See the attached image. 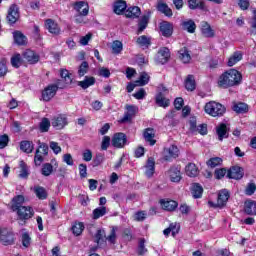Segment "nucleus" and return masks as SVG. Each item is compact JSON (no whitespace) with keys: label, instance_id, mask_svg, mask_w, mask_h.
Instances as JSON below:
<instances>
[{"label":"nucleus","instance_id":"obj_1","mask_svg":"<svg viewBox=\"0 0 256 256\" xmlns=\"http://www.w3.org/2000/svg\"><path fill=\"white\" fill-rule=\"evenodd\" d=\"M243 76L236 69H230L224 72L218 79V86L222 89H229V87H235L241 85Z\"/></svg>","mask_w":256,"mask_h":256},{"label":"nucleus","instance_id":"obj_2","mask_svg":"<svg viewBox=\"0 0 256 256\" xmlns=\"http://www.w3.org/2000/svg\"><path fill=\"white\" fill-rule=\"evenodd\" d=\"M204 111L211 117H222V115L225 114L226 109L221 103L210 101L205 104Z\"/></svg>","mask_w":256,"mask_h":256},{"label":"nucleus","instance_id":"obj_3","mask_svg":"<svg viewBox=\"0 0 256 256\" xmlns=\"http://www.w3.org/2000/svg\"><path fill=\"white\" fill-rule=\"evenodd\" d=\"M38 149H36V153L34 156V163L35 165L39 166L43 161H45L44 157H47L49 155V145L38 141ZM44 156V157H43Z\"/></svg>","mask_w":256,"mask_h":256},{"label":"nucleus","instance_id":"obj_4","mask_svg":"<svg viewBox=\"0 0 256 256\" xmlns=\"http://www.w3.org/2000/svg\"><path fill=\"white\" fill-rule=\"evenodd\" d=\"M18 220L21 221L20 225H25L26 221H29L33 215H35V211L31 206H23L19 208L17 211Z\"/></svg>","mask_w":256,"mask_h":256},{"label":"nucleus","instance_id":"obj_5","mask_svg":"<svg viewBox=\"0 0 256 256\" xmlns=\"http://www.w3.org/2000/svg\"><path fill=\"white\" fill-rule=\"evenodd\" d=\"M126 112L124 113V116L119 120V123H131L132 119L135 115H137V112L139 111V108L135 105H126L125 106Z\"/></svg>","mask_w":256,"mask_h":256},{"label":"nucleus","instance_id":"obj_6","mask_svg":"<svg viewBox=\"0 0 256 256\" xmlns=\"http://www.w3.org/2000/svg\"><path fill=\"white\" fill-rule=\"evenodd\" d=\"M227 201H229V191L224 189L219 192L216 204L211 201H209L208 204L210 207H225Z\"/></svg>","mask_w":256,"mask_h":256},{"label":"nucleus","instance_id":"obj_7","mask_svg":"<svg viewBox=\"0 0 256 256\" xmlns=\"http://www.w3.org/2000/svg\"><path fill=\"white\" fill-rule=\"evenodd\" d=\"M17 21H19V6L13 4L8 10L7 22L9 25H15Z\"/></svg>","mask_w":256,"mask_h":256},{"label":"nucleus","instance_id":"obj_8","mask_svg":"<svg viewBox=\"0 0 256 256\" xmlns=\"http://www.w3.org/2000/svg\"><path fill=\"white\" fill-rule=\"evenodd\" d=\"M55 95H57V87L50 84L42 91L41 101L49 102Z\"/></svg>","mask_w":256,"mask_h":256},{"label":"nucleus","instance_id":"obj_9","mask_svg":"<svg viewBox=\"0 0 256 256\" xmlns=\"http://www.w3.org/2000/svg\"><path fill=\"white\" fill-rule=\"evenodd\" d=\"M112 145L116 147V149H122L127 145V136L124 133H116L112 138Z\"/></svg>","mask_w":256,"mask_h":256},{"label":"nucleus","instance_id":"obj_10","mask_svg":"<svg viewBox=\"0 0 256 256\" xmlns=\"http://www.w3.org/2000/svg\"><path fill=\"white\" fill-rule=\"evenodd\" d=\"M0 241L3 245H13L15 243V235L4 228L2 229V234H0Z\"/></svg>","mask_w":256,"mask_h":256},{"label":"nucleus","instance_id":"obj_11","mask_svg":"<svg viewBox=\"0 0 256 256\" xmlns=\"http://www.w3.org/2000/svg\"><path fill=\"white\" fill-rule=\"evenodd\" d=\"M169 57H171L169 48L167 47L160 48L156 55V62L160 63V65H165V63L169 61Z\"/></svg>","mask_w":256,"mask_h":256},{"label":"nucleus","instance_id":"obj_12","mask_svg":"<svg viewBox=\"0 0 256 256\" xmlns=\"http://www.w3.org/2000/svg\"><path fill=\"white\" fill-rule=\"evenodd\" d=\"M179 157V148L175 145L164 149V160L171 161V159H177Z\"/></svg>","mask_w":256,"mask_h":256},{"label":"nucleus","instance_id":"obj_13","mask_svg":"<svg viewBox=\"0 0 256 256\" xmlns=\"http://www.w3.org/2000/svg\"><path fill=\"white\" fill-rule=\"evenodd\" d=\"M168 175H169L170 181H172V183H179L182 179L181 167H179V166L171 167L168 171Z\"/></svg>","mask_w":256,"mask_h":256},{"label":"nucleus","instance_id":"obj_14","mask_svg":"<svg viewBox=\"0 0 256 256\" xmlns=\"http://www.w3.org/2000/svg\"><path fill=\"white\" fill-rule=\"evenodd\" d=\"M51 125L55 129H63L67 125V116L58 115L51 120Z\"/></svg>","mask_w":256,"mask_h":256},{"label":"nucleus","instance_id":"obj_15","mask_svg":"<svg viewBox=\"0 0 256 256\" xmlns=\"http://www.w3.org/2000/svg\"><path fill=\"white\" fill-rule=\"evenodd\" d=\"M228 179H243V168L239 166H233L227 172Z\"/></svg>","mask_w":256,"mask_h":256},{"label":"nucleus","instance_id":"obj_16","mask_svg":"<svg viewBox=\"0 0 256 256\" xmlns=\"http://www.w3.org/2000/svg\"><path fill=\"white\" fill-rule=\"evenodd\" d=\"M45 27L52 35H59L61 33V28H59V24L55 22L53 19H47L45 21Z\"/></svg>","mask_w":256,"mask_h":256},{"label":"nucleus","instance_id":"obj_17","mask_svg":"<svg viewBox=\"0 0 256 256\" xmlns=\"http://www.w3.org/2000/svg\"><path fill=\"white\" fill-rule=\"evenodd\" d=\"M23 57L25 59V61H27L28 63H30V65H35V63H39V55L37 53H35V51L33 50H26L23 53Z\"/></svg>","mask_w":256,"mask_h":256},{"label":"nucleus","instance_id":"obj_18","mask_svg":"<svg viewBox=\"0 0 256 256\" xmlns=\"http://www.w3.org/2000/svg\"><path fill=\"white\" fill-rule=\"evenodd\" d=\"M74 9L83 17L89 15V4H87L85 1L76 2Z\"/></svg>","mask_w":256,"mask_h":256},{"label":"nucleus","instance_id":"obj_19","mask_svg":"<svg viewBox=\"0 0 256 256\" xmlns=\"http://www.w3.org/2000/svg\"><path fill=\"white\" fill-rule=\"evenodd\" d=\"M143 137L145 139L146 143H149V145L153 146L157 143V140H155V130L153 128H147L144 130Z\"/></svg>","mask_w":256,"mask_h":256},{"label":"nucleus","instance_id":"obj_20","mask_svg":"<svg viewBox=\"0 0 256 256\" xmlns=\"http://www.w3.org/2000/svg\"><path fill=\"white\" fill-rule=\"evenodd\" d=\"M160 205L164 211H175L179 204L174 200H161Z\"/></svg>","mask_w":256,"mask_h":256},{"label":"nucleus","instance_id":"obj_21","mask_svg":"<svg viewBox=\"0 0 256 256\" xmlns=\"http://www.w3.org/2000/svg\"><path fill=\"white\" fill-rule=\"evenodd\" d=\"M23 203H25V197L23 195L15 196L11 201V209L12 211H17L23 207Z\"/></svg>","mask_w":256,"mask_h":256},{"label":"nucleus","instance_id":"obj_22","mask_svg":"<svg viewBox=\"0 0 256 256\" xmlns=\"http://www.w3.org/2000/svg\"><path fill=\"white\" fill-rule=\"evenodd\" d=\"M216 133L218 135L219 141H223L229 137V130L227 129V125L223 123L217 126Z\"/></svg>","mask_w":256,"mask_h":256},{"label":"nucleus","instance_id":"obj_23","mask_svg":"<svg viewBox=\"0 0 256 256\" xmlns=\"http://www.w3.org/2000/svg\"><path fill=\"white\" fill-rule=\"evenodd\" d=\"M160 31L163 37H171L173 35V25L169 22L160 23Z\"/></svg>","mask_w":256,"mask_h":256},{"label":"nucleus","instance_id":"obj_24","mask_svg":"<svg viewBox=\"0 0 256 256\" xmlns=\"http://www.w3.org/2000/svg\"><path fill=\"white\" fill-rule=\"evenodd\" d=\"M145 175L146 177H153L154 173H155V159L153 158H148L147 163L145 165Z\"/></svg>","mask_w":256,"mask_h":256},{"label":"nucleus","instance_id":"obj_25","mask_svg":"<svg viewBox=\"0 0 256 256\" xmlns=\"http://www.w3.org/2000/svg\"><path fill=\"white\" fill-rule=\"evenodd\" d=\"M136 43L139 47H142V49H149V47H151V37L149 36H139L136 39Z\"/></svg>","mask_w":256,"mask_h":256},{"label":"nucleus","instance_id":"obj_26","mask_svg":"<svg viewBox=\"0 0 256 256\" xmlns=\"http://www.w3.org/2000/svg\"><path fill=\"white\" fill-rule=\"evenodd\" d=\"M95 77L93 76H85L84 80L78 82V87L82 89H89V87H93L95 85Z\"/></svg>","mask_w":256,"mask_h":256},{"label":"nucleus","instance_id":"obj_27","mask_svg":"<svg viewBox=\"0 0 256 256\" xmlns=\"http://www.w3.org/2000/svg\"><path fill=\"white\" fill-rule=\"evenodd\" d=\"M188 7L192 11H195V9H200L201 11H205V2L203 0H188Z\"/></svg>","mask_w":256,"mask_h":256},{"label":"nucleus","instance_id":"obj_28","mask_svg":"<svg viewBox=\"0 0 256 256\" xmlns=\"http://www.w3.org/2000/svg\"><path fill=\"white\" fill-rule=\"evenodd\" d=\"M141 15V8L138 6L130 7L126 10L125 16L130 19H137Z\"/></svg>","mask_w":256,"mask_h":256},{"label":"nucleus","instance_id":"obj_29","mask_svg":"<svg viewBox=\"0 0 256 256\" xmlns=\"http://www.w3.org/2000/svg\"><path fill=\"white\" fill-rule=\"evenodd\" d=\"M191 193L194 199H201V197L203 196V186L198 183L192 184Z\"/></svg>","mask_w":256,"mask_h":256},{"label":"nucleus","instance_id":"obj_30","mask_svg":"<svg viewBox=\"0 0 256 256\" xmlns=\"http://www.w3.org/2000/svg\"><path fill=\"white\" fill-rule=\"evenodd\" d=\"M201 31L204 37H208V38L215 37V31L212 30L211 25H209V23L207 22L201 23Z\"/></svg>","mask_w":256,"mask_h":256},{"label":"nucleus","instance_id":"obj_31","mask_svg":"<svg viewBox=\"0 0 256 256\" xmlns=\"http://www.w3.org/2000/svg\"><path fill=\"white\" fill-rule=\"evenodd\" d=\"M235 113H247L249 111V105L243 102H234L232 106Z\"/></svg>","mask_w":256,"mask_h":256},{"label":"nucleus","instance_id":"obj_32","mask_svg":"<svg viewBox=\"0 0 256 256\" xmlns=\"http://www.w3.org/2000/svg\"><path fill=\"white\" fill-rule=\"evenodd\" d=\"M185 171L188 177H197V175H199V168H197V165H195L194 163H189L185 167Z\"/></svg>","mask_w":256,"mask_h":256},{"label":"nucleus","instance_id":"obj_33","mask_svg":"<svg viewBox=\"0 0 256 256\" xmlns=\"http://www.w3.org/2000/svg\"><path fill=\"white\" fill-rule=\"evenodd\" d=\"M182 29L187 31L188 33H195V29H197V25L193 20H186L182 22Z\"/></svg>","mask_w":256,"mask_h":256},{"label":"nucleus","instance_id":"obj_34","mask_svg":"<svg viewBox=\"0 0 256 256\" xmlns=\"http://www.w3.org/2000/svg\"><path fill=\"white\" fill-rule=\"evenodd\" d=\"M243 59V53L241 52H234L228 59V67H233V65H237L239 61Z\"/></svg>","mask_w":256,"mask_h":256},{"label":"nucleus","instance_id":"obj_35","mask_svg":"<svg viewBox=\"0 0 256 256\" xmlns=\"http://www.w3.org/2000/svg\"><path fill=\"white\" fill-rule=\"evenodd\" d=\"M151 15V12H148L147 15H144L140 22H139V28H138V35L139 33H143V31H145V29H147V25L149 24V17Z\"/></svg>","mask_w":256,"mask_h":256},{"label":"nucleus","instance_id":"obj_36","mask_svg":"<svg viewBox=\"0 0 256 256\" xmlns=\"http://www.w3.org/2000/svg\"><path fill=\"white\" fill-rule=\"evenodd\" d=\"M179 59L183 61L184 63H190L191 61V53H189V50L184 47L179 50Z\"/></svg>","mask_w":256,"mask_h":256},{"label":"nucleus","instance_id":"obj_37","mask_svg":"<svg viewBox=\"0 0 256 256\" xmlns=\"http://www.w3.org/2000/svg\"><path fill=\"white\" fill-rule=\"evenodd\" d=\"M13 38L17 45H25L27 43V37H25V35L20 31H15L13 33Z\"/></svg>","mask_w":256,"mask_h":256},{"label":"nucleus","instance_id":"obj_38","mask_svg":"<svg viewBox=\"0 0 256 256\" xmlns=\"http://www.w3.org/2000/svg\"><path fill=\"white\" fill-rule=\"evenodd\" d=\"M126 9H127V3L125 1L119 0L115 2L114 13H116V15H121V13H123V11H125Z\"/></svg>","mask_w":256,"mask_h":256},{"label":"nucleus","instance_id":"obj_39","mask_svg":"<svg viewBox=\"0 0 256 256\" xmlns=\"http://www.w3.org/2000/svg\"><path fill=\"white\" fill-rule=\"evenodd\" d=\"M107 215V207L101 206L93 210L92 212V219H100V217H104Z\"/></svg>","mask_w":256,"mask_h":256},{"label":"nucleus","instance_id":"obj_40","mask_svg":"<svg viewBox=\"0 0 256 256\" xmlns=\"http://www.w3.org/2000/svg\"><path fill=\"white\" fill-rule=\"evenodd\" d=\"M157 9L158 11H160V13H164L166 17H171L173 15V11L171 10V8H169V6H167V4L163 2L158 3Z\"/></svg>","mask_w":256,"mask_h":256},{"label":"nucleus","instance_id":"obj_41","mask_svg":"<svg viewBox=\"0 0 256 256\" xmlns=\"http://www.w3.org/2000/svg\"><path fill=\"white\" fill-rule=\"evenodd\" d=\"M195 76L194 75H188L185 80V88L187 91H195Z\"/></svg>","mask_w":256,"mask_h":256},{"label":"nucleus","instance_id":"obj_42","mask_svg":"<svg viewBox=\"0 0 256 256\" xmlns=\"http://www.w3.org/2000/svg\"><path fill=\"white\" fill-rule=\"evenodd\" d=\"M170 101L169 99L165 98V96L163 95V93H159L156 96V105H158L159 107H167L168 105H170Z\"/></svg>","mask_w":256,"mask_h":256},{"label":"nucleus","instance_id":"obj_43","mask_svg":"<svg viewBox=\"0 0 256 256\" xmlns=\"http://www.w3.org/2000/svg\"><path fill=\"white\" fill-rule=\"evenodd\" d=\"M149 74L147 72L140 73V77L138 80H136V85H139V87H144V85H147L149 83Z\"/></svg>","mask_w":256,"mask_h":256},{"label":"nucleus","instance_id":"obj_44","mask_svg":"<svg viewBox=\"0 0 256 256\" xmlns=\"http://www.w3.org/2000/svg\"><path fill=\"white\" fill-rule=\"evenodd\" d=\"M19 177L21 179H27L29 177V168L24 161H20V173Z\"/></svg>","mask_w":256,"mask_h":256},{"label":"nucleus","instance_id":"obj_45","mask_svg":"<svg viewBox=\"0 0 256 256\" xmlns=\"http://www.w3.org/2000/svg\"><path fill=\"white\" fill-rule=\"evenodd\" d=\"M255 201H247L245 202L244 211L247 215H255Z\"/></svg>","mask_w":256,"mask_h":256},{"label":"nucleus","instance_id":"obj_46","mask_svg":"<svg viewBox=\"0 0 256 256\" xmlns=\"http://www.w3.org/2000/svg\"><path fill=\"white\" fill-rule=\"evenodd\" d=\"M20 149L24 153H33L34 146H33L32 142L22 141L20 143Z\"/></svg>","mask_w":256,"mask_h":256},{"label":"nucleus","instance_id":"obj_47","mask_svg":"<svg viewBox=\"0 0 256 256\" xmlns=\"http://www.w3.org/2000/svg\"><path fill=\"white\" fill-rule=\"evenodd\" d=\"M111 49L114 55H119L121 51H123V43L119 40H115L112 43Z\"/></svg>","mask_w":256,"mask_h":256},{"label":"nucleus","instance_id":"obj_48","mask_svg":"<svg viewBox=\"0 0 256 256\" xmlns=\"http://www.w3.org/2000/svg\"><path fill=\"white\" fill-rule=\"evenodd\" d=\"M106 237L107 234L105 233V230L99 229L95 234V241L99 245L100 243H104L106 241Z\"/></svg>","mask_w":256,"mask_h":256},{"label":"nucleus","instance_id":"obj_49","mask_svg":"<svg viewBox=\"0 0 256 256\" xmlns=\"http://www.w3.org/2000/svg\"><path fill=\"white\" fill-rule=\"evenodd\" d=\"M222 163H223V159H221L220 157H213L207 161V165L208 167H211V169H215V167H219V165H221Z\"/></svg>","mask_w":256,"mask_h":256},{"label":"nucleus","instance_id":"obj_50","mask_svg":"<svg viewBox=\"0 0 256 256\" xmlns=\"http://www.w3.org/2000/svg\"><path fill=\"white\" fill-rule=\"evenodd\" d=\"M84 229H85V225H83L82 222H78L72 226V233H74L76 237H79V235L83 233Z\"/></svg>","mask_w":256,"mask_h":256},{"label":"nucleus","instance_id":"obj_51","mask_svg":"<svg viewBox=\"0 0 256 256\" xmlns=\"http://www.w3.org/2000/svg\"><path fill=\"white\" fill-rule=\"evenodd\" d=\"M34 192L36 193V197H38V199H47V190H45V188L36 186L34 188Z\"/></svg>","mask_w":256,"mask_h":256},{"label":"nucleus","instance_id":"obj_52","mask_svg":"<svg viewBox=\"0 0 256 256\" xmlns=\"http://www.w3.org/2000/svg\"><path fill=\"white\" fill-rule=\"evenodd\" d=\"M49 127H51V121H49L48 118H43L39 125L41 133H47V131H49Z\"/></svg>","mask_w":256,"mask_h":256},{"label":"nucleus","instance_id":"obj_53","mask_svg":"<svg viewBox=\"0 0 256 256\" xmlns=\"http://www.w3.org/2000/svg\"><path fill=\"white\" fill-rule=\"evenodd\" d=\"M88 71H89V63H87V61L82 62L78 68L79 77H85V75H87Z\"/></svg>","mask_w":256,"mask_h":256},{"label":"nucleus","instance_id":"obj_54","mask_svg":"<svg viewBox=\"0 0 256 256\" xmlns=\"http://www.w3.org/2000/svg\"><path fill=\"white\" fill-rule=\"evenodd\" d=\"M11 65L16 69H19L23 65V60L21 59V54H16L11 58Z\"/></svg>","mask_w":256,"mask_h":256},{"label":"nucleus","instance_id":"obj_55","mask_svg":"<svg viewBox=\"0 0 256 256\" xmlns=\"http://www.w3.org/2000/svg\"><path fill=\"white\" fill-rule=\"evenodd\" d=\"M106 241H108V243H111V245H115L117 241V228L112 227L110 235L106 237Z\"/></svg>","mask_w":256,"mask_h":256},{"label":"nucleus","instance_id":"obj_56","mask_svg":"<svg viewBox=\"0 0 256 256\" xmlns=\"http://www.w3.org/2000/svg\"><path fill=\"white\" fill-rule=\"evenodd\" d=\"M21 241L23 247H25L26 249L29 248L31 246V236L29 235V233H22Z\"/></svg>","mask_w":256,"mask_h":256},{"label":"nucleus","instance_id":"obj_57","mask_svg":"<svg viewBox=\"0 0 256 256\" xmlns=\"http://www.w3.org/2000/svg\"><path fill=\"white\" fill-rule=\"evenodd\" d=\"M41 173L42 175H44V177H49V175L53 173V165H51L50 163L44 164L42 166Z\"/></svg>","mask_w":256,"mask_h":256},{"label":"nucleus","instance_id":"obj_58","mask_svg":"<svg viewBox=\"0 0 256 256\" xmlns=\"http://www.w3.org/2000/svg\"><path fill=\"white\" fill-rule=\"evenodd\" d=\"M109 145H111V137L104 136L101 143L102 151H107V149H109Z\"/></svg>","mask_w":256,"mask_h":256},{"label":"nucleus","instance_id":"obj_59","mask_svg":"<svg viewBox=\"0 0 256 256\" xmlns=\"http://www.w3.org/2000/svg\"><path fill=\"white\" fill-rule=\"evenodd\" d=\"M60 75H61L62 79L66 81L67 85H71L73 79L71 78V75H69V71L62 70Z\"/></svg>","mask_w":256,"mask_h":256},{"label":"nucleus","instance_id":"obj_60","mask_svg":"<svg viewBox=\"0 0 256 256\" xmlns=\"http://www.w3.org/2000/svg\"><path fill=\"white\" fill-rule=\"evenodd\" d=\"M49 147L55 155H59V153H61V146H59V143L51 141Z\"/></svg>","mask_w":256,"mask_h":256},{"label":"nucleus","instance_id":"obj_61","mask_svg":"<svg viewBox=\"0 0 256 256\" xmlns=\"http://www.w3.org/2000/svg\"><path fill=\"white\" fill-rule=\"evenodd\" d=\"M82 159L83 161H86L87 163H89V161H91V159H93V152H91V150L87 149L82 153Z\"/></svg>","mask_w":256,"mask_h":256},{"label":"nucleus","instance_id":"obj_62","mask_svg":"<svg viewBox=\"0 0 256 256\" xmlns=\"http://www.w3.org/2000/svg\"><path fill=\"white\" fill-rule=\"evenodd\" d=\"M253 18H252V21L250 23L251 25V30H250V33L251 35H256V10H253Z\"/></svg>","mask_w":256,"mask_h":256},{"label":"nucleus","instance_id":"obj_63","mask_svg":"<svg viewBox=\"0 0 256 256\" xmlns=\"http://www.w3.org/2000/svg\"><path fill=\"white\" fill-rule=\"evenodd\" d=\"M80 177L85 179L87 177V165L86 164H79L78 166Z\"/></svg>","mask_w":256,"mask_h":256},{"label":"nucleus","instance_id":"obj_64","mask_svg":"<svg viewBox=\"0 0 256 256\" xmlns=\"http://www.w3.org/2000/svg\"><path fill=\"white\" fill-rule=\"evenodd\" d=\"M256 191V185L255 183H249L248 186L246 187L245 194L246 195H253Z\"/></svg>","mask_w":256,"mask_h":256}]
</instances>
